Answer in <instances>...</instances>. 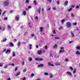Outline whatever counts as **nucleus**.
I'll return each instance as SVG.
<instances>
[{"instance_id":"nucleus-12","label":"nucleus","mask_w":80,"mask_h":80,"mask_svg":"<svg viewBox=\"0 0 80 80\" xmlns=\"http://www.w3.org/2000/svg\"><path fill=\"white\" fill-rule=\"evenodd\" d=\"M44 66V65H43V64H41L38 65V67H43Z\"/></svg>"},{"instance_id":"nucleus-9","label":"nucleus","mask_w":80,"mask_h":80,"mask_svg":"<svg viewBox=\"0 0 80 80\" xmlns=\"http://www.w3.org/2000/svg\"><path fill=\"white\" fill-rule=\"evenodd\" d=\"M40 9H41L40 8H39L37 9V12H38L39 14L40 13Z\"/></svg>"},{"instance_id":"nucleus-7","label":"nucleus","mask_w":80,"mask_h":80,"mask_svg":"<svg viewBox=\"0 0 80 80\" xmlns=\"http://www.w3.org/2000/svg\"><path fill=\"white\" fill-rule=\"evenodd\" d=\"M66 73L67 75H70V76H71V75H72V73L69 71L67 72Z\"/></svg>"},{"instance_id":"nucleus-11","label":"nucleus","mask_w":80,"mask_h":80,"mask_svg":"<svg viewBox=\"0 0 80 80\" xmlns=\"http://www.w3.org/2000/svg\"><path fill=\"white\" fill-rule=\"evenodd\" d=\"M29 49L31 50L32 48V44H29Z\"/></svg>"},{"instance_id":"nucleus-26","label":"nucleus","mask_w":80,"mask_h":80,"mask_svg":"<svg viewBox=\"0 0 80 80\" xmlns=\"http://www.w3.org/2000/svg\"><path fill=\"white\" fill-rule=\"evenodd\" d=\"M65 19H62L61 22H62V23L63 24V23H64V22H65Z\"/></svg>"},{"instance_id":"nucleus-57","label":"nucleus","mask_w":80,"mask_h":80,"mask_svg":"<svg viewBox=\"0 0 80 80\" xmlns=\"http://www.w3.org/2000/svg\"><path fill=\"white\" fill-rule=\"evenodd\" d=\"M52 9H53L54 10H56V8H55V7H54L52 8Z\"/></svg>"},{"instance_id":"nucleus-46","label":"nucleus","mask_w":80,"mask_h":80,"mask_svg":"<svg viewBox=\"0 0 80 80\" xmlns=\"http://www.w3.org/2000/svg\"><path fill=\"white\" fill-rule=\"evenodd\" d=\"M9 65H12V66H14V64L12 63V64H9Z\"/></svg>"},{"instance_id":"nucleus-1","label":"nucleus","mask_w":80,"mask_h":80,"mask_svg":"<svg viewBox=\"0 0 80 80\" xmlns=\"http://www.w3.org/2000/svg\"><path fill=\"white\" fill-rule=\"evenodd\" d=\"M67 27L68 28H70V27H71V23L68 22H67Z\"/></svg>"},{"instance_id":"nucleus-63","label":"nucleus","mask_w":80,"mask_h":80,"mask_svg":"<svg viewBox=\"0 0 80 80\" xmlns=\"http://www.w3.org/2000/svg\"><path fill=\"white\" fill-rule=\"evenodd\" d=\"M63 27H60L59 28V29L60 30V29H62V28Z\"/></svg>"},{"instance_id":"nucleus-58","label":"nucleus","mask_w":80,"mask_h":80,"mask_svg":"<svg viewBox=\"0 0 80 80\" xmlns=\"http://www.w3.org/2000/svg\"><path fill=\"white\" fill-rule=\"evenodd\" d=\"M50 66H51V67H53L54 65H53V64H51Z\"/></svg>"},{"instance_id":"nucleus-31","label":"nucleus","mask_w":80,"mask_h":80,"mask_svg":"<svg viewBox=\"0 0 80 80\" xmlns=\"http://www.w3.org/2000/svg\"><path fill=\"white\" fill-rule=\"evenodd\" d=\"M65 61L66 62H69V59H67V58H66L65 59Z\"/></svg>"},{"instance_id":"nucleus-25","label":"nucleus","mask_w":80,"mask_h":80,"mask_svg":"<svg viewBox=\"0 0 80 80\" xmlns=\"http://www.w3.org/2000/svg\"><path fill=\"white\" fill-rule=\"evenodd\" d=\"M23 14L24 15H26V12H25V11H24L23 12Z\"/></svg>"},{"instance_id":"nucleus-23","label":"nucleus","mask_w":80,"mask_h":80,"mask_svg":"<svg viewBox=\"0 0 80 80\" xmlns=\"http://www.w3.org/2000/svg\"><path fill=\"white\" fill-rule=\"evenodd\" d=\"M43 60V58H39V61H42V60Z\"/></svg>"},{"instance_id":"nucleus-33","label":"nucleus","mask_w":80,"mask_h":80,"mask_svg":"<svg viewBox=\"0 0 80 80\" xmlns=\"http://www.w3.org/2000/svg\"><path fill=\"white\" fill-rule=\"evenodd\" d=\"M71 17H75V15H74L73 13H71Z\"/></svg>"},{"instance_id":"nucleus-53","label":"nucleus","mask_w":80,"mask_h":80,"mask_svg":"<svg viewBox=\"0 0 80 80\" xmlns=\"http://www.w3.org/2000/svg\"><path fill=\"white\" fill-rule=\"evenodd\" d=\"M47 1L49 2H52V0H47Z\"/></svg>"},{"instance_id":"nucleus-42","label":"nucleus","mask_w":80,"mask_h":80,"mask_svg":"<svg viewBox=\"0 0 80 80\" xmlns=\"http://www.w3.org/2000/svg\"><path fill=\"white\" fill-rule=\"evenodd\" d=\"M53 33H56V32H55V31L54 29L53 30Z\"/></svg>"},{"instance_id":"nucleus-48","label":"nucleus","mask_w":80,"mask_h":80,"mask_svg":"<svg viewBox=\"0 0 80 80\" xmlns=\"http://www.w3.org/2000/svg\"><path fill=\"white\" fill-rule=\"evenodd\" d=\"M77 24V22H75V23H73V25H75Z\"/></svg>"},{"instance_id":"nucleus-47","label":"nucleus","mask_w":80,"mask_h":80,"mask_svg":"<svg viewBox=\"0 0 80 80\" xmlns=\"http://www.w3.org/2000/svg\"><path fill=\"white\" fill-rule=\"evenodd\" d=\"M26 80V78H25V77H24L22 78V80Z\"/></svg>"},{"instance_id":"nucleus-64","label":"nucleus","mask_w":80,"mask_h":80,"mask_svg":"<svg viewBox=\"0 0 80 80\" xmlns=\"http://www.w3.org/2000/svg\"><path fill=\"white\" fill-rule=\"evenodd\" d=\"M7 80H11V78H8Z\"/></svg>"},{"instance_id":"nucleus-27","label":"nucleus","mask_w":80,"mask_h":80,"mask_svg":"<svg viewBox=\"0 0 80 80\" xmlns=\"http://www.w3.org/2000/svg\"><path fill=\"white\" fill-rule=\"evenodd\" d=\"M73 73H76V69H74L73 72Z\"/></svg>"},{"instance_id":"nucleus-38","label":"nucleus","mask_w":80,"mask_h":80,"mask_svg":"<svg viewBox=\"0 0 80 80\" xmlns=\"http://www.w3.org/2000/svg\"><path fill=\"white\" fill-rule=\"evenodd\" d=\"M33 76H34V73H32L31 74V77H33Z\"/></svg>"},{"instance_id":"nucleus-32","label":"nucleus","mask_w":80,"mask_h":80,"mask_svg":"<svg viewBox=\"0 0 80 80\" xmlns=\"http://www.w3.org/2000/svg\"><path fill=\"white\" fill-rule=\"evenodd\" d=\"M69 69L71 70V71H72L73 70V68H72V67H69Z\"/></svg>"},{"instance_id":"nucleus-50","label":"nucleus","mask_w":80,"mask_h":80,"mask_svg":"<svg viewBox=\"0 0 80 80\" xmlns=\"http://www.w3.org/2000/svg\"><path fill=\"white\" fill-rule=\"evenodd\" d=\"M13 13V11L11 10L10 11V13Z\"/></svg>"},{"instance_id":"nucleus-49","label":"nucleus","mask_w":80,"mask_h":80,"mask_svg":"<svg viewBox=\"0 0 80 80\" xmlns=\"http://www.w3.org/2000/svg\"><path fill=\"white\" fill-rule=\"evenodd\" d=\"M71 7H72V8H74V7H75V6L73 5H71Z\"/></svg>"},{"instance_id":"nucleus-21","label":"nucleus","mask_w":80,"mask_h":80,"mask_svg":"<svg viewBox=\"0 0 80 80\" xmlns=\"http://www.w3.org/2000/svg\"><path fill=\"white\" fill-rule=\"evenodd\" d=\"M72 10V8H71L69 9L68 10V12H71V11Z\"/></svg>"},{"instance_id":"nucleus-8","label":"nucleus","mask_w":80,"mask_h":80,"mask_svg":"<svg viewBox=\"0 0 80 80\" xmlns=\"http://www.w3.org/2000/svg\"><path fill=\"white\" fill-rule=\"evenodd\" d=\"M75 53L76 55H80V52L78 50L77 51L75 52Z\"/></svg>"},{"instance_id":"nucleus-14","label":"nucleus","mask_w":80,"mask_h":80,"mask_svg":"<svg viewBox=\"0 0 80 80\" xmlns=\"http://www.w3.org/2000/svg\"><path fill=\"white\" fill-rule=\"evenodd\" d=\"M9 45L11 46V47H13V46H14L13 43H12V42H11L9 43Z\"/></svg>"},{"instance_id":"nucleus-34","label":"nucleus","mask_w":80,"mask_h":80,"mask_svg":"<svg viewBox=\"0 0 80 80\" xmlns=\"http://www.w3.org/2000/svg\"><path fill=\"white\" fill-rule=\"evenodd\" d=\"M33 3H35V5H37V1H34Z\"/></svg>"},{"instance_id":"nucleus-19","label":"nucleus","mask_w":80,"mask_h":80,"mask_svg":"<svg viewBox=\"0 0 80 80\" xmlns=\"http://www.w3.org/2000/svg\"><path fill=\"white\" fill-rule=\"evenodd\" d=\"M57 47V45L55 44L54 46L53 47V48H56Z\"/></svg>"},{"instance_id":"nucleus-43","label":"nucleus","mask_w":80,"mask_h":80,"mask_svg":"<svg viewBox=\"0 0 80 80\" xmlns=\"http://www.w3.org/2000/svg\"><path fill=\"white\" fill-rule=\"evenodd\" d=\"M26 3H29V0H27L26 1Z\"/></svg>"},{"instance_id":"nucleus-6","label":"nucleus","mask_w":80,"mask_h":80,"mask_svg":"<svg viewBox=\"0 0 80 80\" xmlns=\"http://www.w3.org/2000/svg\"><path fill=\"white\" fill-rule=\"evenodd\" d=\"M68 4V1H66L64 3V5L65 6L66 5H67Z\"/></svg>"},{"instance_id":"nucleus-60","label":"nucleus","mask_w":80,"mask_h":80,"mask_svg":"<svg viewBox=\"0 0 80 80\" xmlns=\"http://www.w3.org/2000/svg\"><path fill=\"white\" fill-rule=\"evenodd\" d=\"M7 19H8V18L7 17H6L4 18V20H7Z\"/></svg>"},{"instance_id":"nucleus-52","label":"nucleus","mask_w":80,"mask_h":80,"mask_svg":"<svg viewBox=\"0 0 80 80\" xmlns=\"http://www.w3.org/2000/svg\"><path fill=\"white\" fill-rule=\"evenodd\" d=\"M28 8H32V7L31 6H28Z\"/></svg>"},{"instance_id":"nucleus-44","label":"nucleus","mask_w":80,"mask_h":80,"mask_svg":"<svg viewBox=\"0 0 80 80\" xmlns=\"http://www.w3.org/2000/svg\"><path fill=\"white\" fill-rule=\"evenodd\" d=\"M7 11H4V12H3V14H2V15L3 16V15H4V14H5V13H6V12Z\"/></svg>"},{"instance_id":"nucleus-3","label":"nucleus","mask_w":80,"mask_h":80,"mask_svg":"<svg viewBox=\"0 0 80 80\" xmlns=\"http://www.w3.org/2000/svg\"><path fill=\"white\" fill-rule=\"evenodd\" d=\"M70 33L72 37L73 38L75 37V35H74V33H73V32L72 31H70Z\"/></svg>"},{"instance_id":"nucleus-45","label":"nucleus","mask_w":80,"mask_h":80,"mask_svg":"<svg viewBox=\"0 0 80 80\" xmlns=\"http://www.w3.org/2000/svg\"><path fill=\"white\" fill-rule=\"evenodd\" d=\"M79 8V6L78 5L76 7V8Z\"/></svg>"},{"instance_id":"nucleus-56","label":"nucleus","mask_w":80,"mask_h":80,"mask_svg":"<svg viewBox=\"0 0 80 80\" xmlns=\"http://www.w3.org/2000/svg\"><path fill=\"white\" fill-rule=\"evenodd\" d=\"M8 66H4V68H8Z\"/></svg>"},{"instance_id":"nucleus-13","label":"nucleus","mask_w":80,"mask_h":80,"mask_svg":"<svg viewBox=\"0 0 80 80\" xmlns=\"http://www.w3.org/2000/svg\"><path fill=\"white\" fill-rule=\"evenodd\" d=\"M76 50H80V46H77L76 47Z\"/></svg>"},{"instance_id":"nucleus-17","label":"nucleus","mask_w":80,"mask_h":80,"mask_svg":"<svg viewBox=\"0 0 80 80\" xmlns=\"http://www.w3.org/2000/svg\"><path fill=\"white\" fill-rule=\"evenodd\" d=\"M17 45H18V47H20V42L19 41L17 44Z\"/></svg>"},{"instance_id":"nucleus-62","label":"nucleus","mask_w":80,"mask_h":80,"mask_svg":"<svg viewBox=\"0 0 80 80\" xmlns=\"http://www.w3.org/2000/svg\"><path fill=\"white\" fill-rule=\"evenodd\" d=\"M25 71H26V69H24L23 70V72H25Z\"/></svg>"},{"instance_id":"nucleus-15","label":"nucleus","mask_w":80,"mask_h":80,"mask_svg":"<svg viewBox=\"0 0 80 80\" xmlns=\"http://www.w3.org/2000/svg\"><path fill=\"white\" fill-rule=\"evenodd\" d=\"M12 57H15V56H16V55L15 54V52L13 51L12 52Z\"/></svg>"},{"instance_id":"nucleus-2","label":"nucleus","mask_w":80,"mask_h":80,"mask_svg":"<svg viewBox=\"0 0 80 80\" xmlns=\"http://www.w3.org/2000/svg\"><path fill=\"white\" fill-rule=\"evenodd\" d=\"M5 53L6 54H10V50L8 49H7L5 52Z\"/></svg>"},{"instance_id":"nucleus-16","label":"nucleus","mask_w":80,"mask_h":80,"mask_svg":"<svg viewBox=\"0 0 80 80\" xmlns=\"http://www.w3.org/2000/svg\"><path fill=\"white\" fill-rule=\"evenodd\" d=\"M19 75H20V72H19L16 73L15 75V76H16V77H17V76H18Z\"/></svg>"},{"instance_id":"nucleus-4","label":"nucleus","mask_w":80,"mask_h":80,"mask_svg":"<svg viewBox=\"0 0 80 80\" xmlns=\"http://www.w3.org/2000/svg\"><path fill=\"white\" fill-rule=\"evenodd\" d=\"M42 50H40L38 51L37 53L38 55H41V54H42Z\"/></svg>"},{"instance_id":"nucleus-29","label":"nucleus","mask_w":80,"mask_h":80,"mask_svg":"<svg viewBox=\"0 0 80 80\" xmlns=\"http://www.w3.org/2000/svg\"><path fill=\"white\" fill-rule=\"evenodd\" d=\"M35 60H36V61H39V58H36L35 59Z\"/></svg>"},{"instance_id":"nucleus-59","label":"nucleus","mask_w":80,"mask_h":80,"mask_svg":"<svg viewBox=\"0 0 80 80\" xmlns=\"http://www.w3.org/2000/svg\"><path fill=\"white\" fill-rule=\"evenodd\" d=\"M35 18H36V19H37V20H38V17H35Z\"/></svg>"},{"instance_id":"nucleus-54","label":"nucleus","mask_w":80,"mask_h":80,"mask_svg":"<svg viewBox=\"0 0 80 80\" xmlns=\"http://www.w3.org/2000/svg\"><path fill=\"white\" fill-rule=\"evenodd\" d=\"M55 38V39H60V38H56V37H54Z\"/></svg>"},{"instance_id":"nucleus-55","label":"nucleus","mask_w":80,"mask_h":80,"mask_svg":"<svg viewBox=\"0 0 80 80\" xmlns=\"http://www.w3.org/2000/svg\"><path fill=\"white\" fill-rule=\"evenodd\" d=\"M45 49H47V46H46L44 48Z\"/></svg>"},{"instance_id":"nucleus-24","label":"nucleus","mask_w":80,"mask_h":80,"mask_svg":"<svg viewBox=\"0 0 80 80\" xmlns=\"http://www.w3.org/2000/svg\"><path fill=\"white\" fill-rule=\"evenodd\" d=\"M43 27H40V32H42L43 30Z\"/></svg>"},{"instance_id":"nucleus-30","label":"nucleus","mask_w":80,"mask_h":80,"mask_svg":"<svg viewBox=\"0 0 80 80\" xmlns=\"http://www.w3.org/2000/svg\"><path fill=\"white\" fill-rule=\"evenodd\" d=\"M8 28H9V29H10L11 28V27H10V25H8Z\"/></svg>"},{"instance_id":"nucleus-22","label":"nucleus","mask_w":80,"mask_h":80,"mask_svg":"<svg viewBox=\"0 0 80 80\" xmlns=\"http://www.w3.org/2000/svg\"><path fill=\"white\" fill-rule=\"evenodd\" d=\"M44 75H48V73L47 72H44Z\"/></svg>"},{"instance_id":"nucleus-40","label":"nucleus","mask_w":80,"mask_h":80,"mask_svg":"<svg viewBox=\"0 0 80 80\" xmlns=\"http://www.w3.org/2000/svg\"><path fill=\"white\" fill-rule=\"evenodd\" d=\"M62 52V50H60L59 52V53H61Z\"/></svg>"},{"instance_id":"nucleus-61","label":"nucleus","mask_w":80,"mask_h":80,"mask_svg":"<svg viewBox=\"0 0 80 80\" xmlns=\"http://www.w3.org/2000/svg\"><path fill=\"white\" fill-rule=\"evenodd\" d=\"M61 50H63V47H61Z\"/></svg>"},{"instance_id":"nucleus-18","label":"nucleus","mask_w":80,"mask_h":80,"mask_svg":"<svg viewBox=\"0 0 80 80\" xmlns=\"http://www.w3.org/2000/svg\"><path fill=\"white\" fill-rule=\"evenodd\" d=\"M7 38H5V39H3V40L1 42H6V41H7Z\"/></svg>"},{"instance_id":"nucleus-51","label":"nucleus","mask_w":80,"mask_h":80,"mask_svg":"<svg viewBox=\"0 0 80 80\" xmlns=\"http://www.w3.org/2000/svg\"><path fill=\"white\" fill-rule=\"evenodd\" d=\"M56 65H60V63H58L56 64Z\"/></svg>"},{"instance_id":"nucleus-35","label":"nucleus","mask_w":80,"mask_h":80,"mask_svg":"<svg viewBox=\"0 0 80 80\" xmlns=\"http://www.w3.org/2000/svg\"><path fill=\"white\" fill-rule=\"evenodd\" d=\"M18 68V67H17L15 68V69L14 70V71H15V72H16V71H17Z\"/></svg>"},{"instance_id":"nucleus-39","label":"nucleus","mask_w":80,"mask_h":80,"mask_svg":"<svg viewBox=\"0 0 80 80\" xmlns=\"http://www.w3.org/2000/svg\"><path fill=\"white\" fill-rule=\"evenodd\" d=\"M32 60H33V59L32 58H29V60L30 61H32Z\"/></svg>"},{"instance_id":"nucleus-37","label":"nucleus","mask_w":80,"mask_h":80,"mask_svg":"<svg viewBox=\"0 0 80 80\" xmlns=\"http://www.w3.org/2000/svg\"><path fill=\"white\" fill-rule=\"evenodd\" d=\"M25 64V62H22V65L23 66L24 65V64Z\"/></svg>"},{"instance_id":"nucleus-28","label":"nucleus","mask_w":80,"mask_h":80,"mask_svg":"<svg viewBox=\"0 0 80 80\" xmlns=\"http://www.w3.org/2000/svg\"><path fill=\"white\" fill-rule=\"evenodd\" d=\"M35 60H36V61H39V58H36L35 59Z\"/></svg>"},{"instance_id":"nucleus-10","label":"nucleus","mask_w":80,"mask_h":80,"mask_svg":"<svg viewBox=\"0 0 80 80\" xmlns=\"http://www.w3.org/2000/svg\"><path fill=\"white\" fill-rule=\"evenodd\" d=\"M15 20H17V21H18V20H19V16H16L15 19Z\"/></svg>"},{"instance_id":"nucleus-20","label":"nucleus","mask_w":80,"mask_h":80,"mask_svg":"<svg viewBox=\"0 0 80 80\" xmlns=\"http://www.w3.org/2000/svg\"><path fill=\"white\" fill-rule=\"evenodd\" d=\"M50 78H53V75H52V74L50 73Z\"/></svg>"},{"instance_id":"nucleus-41","label":"nucleus","mask_w":80,"mask_h":80,"mask_svg":"<svg viewBox=\"0 0 80 80\" xmlns=\"http://www.w3.org/2000/svg\"><path fill=\"white\" fill-rule=\"evenodd\" d=\"M31 37H35V35L33 34H31Z\"/></svg>"},{"instance_id":"nucleus-5","label":"nucleus","mask_w":80,"mask_h":80,"mask_svg":"<svg viewBox=\"0 0 80 80\" xmlns=\"http://www.w3.org/2000/svg\"><path fill=\"white\" fill-rule=\"evenodd\" d=\"M4 3L6 6H7V5L9 4V2L8 1H5L4 2Z\"/></svg>"},{"instance_id":"nucleus-36","label":"nucleus","mask_w":80,"mask_h":80,"mask_svg":"<svg viewBox=\"0 0 80 80\" xmlns=\"http://www.w3.org/2000/svg\"><path fill=\"white\" fill-rule=\"evenodd\" d=\"M48 65H49V66H50V65H51V63L50 62H49L48 63Z\"/></svg>"}]
</instances>
